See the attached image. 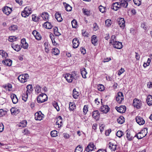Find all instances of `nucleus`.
<instances>
[{
    "mask_svg": "<svg viewBox=\"0 0 152 152\" xmlns=\"http://www.w3.org/2000/svg\"><path fill=\"white\" fill-rule=\"evenodd\" d=\"M97 88L100 91H103L104 89V86L102 84H99L98 85Z\"/></svg>",
    "mask_w": 152,
    "mask_h": 152,
    "instance_id": "c03bdc74",
    "label": "nucleus"
},
{
    "mask_svg": "<svg viewBox=\"0 0 152 152\" xmlns=\"http://www.w3.org/2000/svg\"><path fill=\"white\" fill-rule=\"evenodd\" d=\"M10 111L11 114L13 115H16L20 112L19 110L15 107H12L10 109Z\"/></svg>",
    "mask_w": 152,
    "mask_h": 152,
    "instance_id": "6ab92c4d",
    "label": "nucleus"
},
{
    "mask_svg": "<svg viewBox=\"0 0 152 152\" xmlns=\"http://www.w3.org/2000/svg\"><path fill=\"white\" fill-rule=\"evenodd\" d=\"M148 129L145 128L141 130L140 132L136 134L135 135L134 137H137L138 139H140L146 136L147 134Z\"/></svg>",
    "mask_w": 152,
    "mask_h": 152,
    "instance_id": "f257e3e1",
    "label": "nucleus"
},
{
    "mask_svg": "<svg viewBox=\"0 0 152 152\" xmlns=\"http://www.w3.org/2000/svg\"><path fill=\"white\" fill-rule=\"evenodd\" d=\"M32 12L31 9L29 7H26L21 12V15L23 17L26 18Z\"/></svg>",
    "mask_w": 152,
    "mask_h": 152,
    "instance_id": "f03ea898",
    "label": "nucleus"
},
{
    "mask_svg": "<svg viewBox=\"0 0 152 152\" xmlns=\"http://www.w3.org/2000/svg\"><path fill=\"white\" fill-rule=\"evenodd\" d=\"M64 77L69 83L72 82L73 79V77Z\"/></svg>",
    "mask_w": 152,
    "mask_h": 152,
    "instance_id": "49530a36",
    "label": "nucleus"
},
{
    "mask_svg": "<svg viewBox=\"0 0 152 152\" xmlns=\"http://www.w3.org/2000/svg\"><path fill=\"white\" fill-rule=\"evenodd\" d=\"M12 47L15 51H20L21 49L20 46L18 44L14 45L13 44L11 45Z\"/></svg>",
    "mask_w": 152,
    "mask_h": 152,
    "instance_id": "c85d7f7f",
    "label": "nucleus"
},
{
    "mask_svg": "<svg viewBox=\"0 0 152 152\" xmlns=\"http://www.w3.org/2000/svg\"><path fill=\"white\" fill-rule=\"evenodd\" d=\"M0 55L3 58H6L8 56V54L3 50H0Z\"/></svg>",
    "mask_w": 152,
    "mask_h": 152,
    "instance_id": "4c0bfd02",
    "label": "nucleus"
},
{
    "mask_svg": "<svg viewBox=\"0 0 152 152\" xmlns=\"http://www.w3.org/2000/svg\"><path fill=\"white\" fill-rule=\"evenodd\" d=\"M133 105L135 107H136L137 109H140L142 106V102L140 100L135 98L133 100Z\"/></svg>",
    "mask_w": 152,
    "mask_h": 152,
    "instance_id": "20e7f679",
    "label": "nucleus"
},
{
    "mask_svg": "<svg viewBox=\"0 0 152 152\" xmlns=\"http://www.w3.org/2000/svg\"><path fill=\"white\" fill-rule=\"evenodd\" d=\"M16 37L14 36H10L9 37L8 40L10 42L16 41Z\"/></svg>",
    "mask_w": 152,
    "mask_h": 152,
    "instance_id": "603ef678",
    "label": "nucleus"
},
{
    "mask_svg": "<svg viewBox=\"0 0 152 152\" xmlns=\"http://www.w3.org/2000/svg\"><path fill=\"white\" fill-rule=\"evenodd\" d=\"M110 108L107 105L102 104V106L100 107L99 110L101 112L104 113H106L110 110Z\"/></svg>",
    "mask_w": 152,
    "mask_h": 152,
    "instance_id": "39448f33",
    "label": "nucleus"
},
{
    "mask_svg": "<svg viewBox=\"0 0 152 152\" xmlns=\"http://www.w3.org/2000/svg\"><path fill=\"white\" fill-rule=\"evenodd\" d=\"M136 120L139 125H141L144 124L145 123V121L144 119L140 116H137L136 118Z\"/></svg>",
    "mask_w": 152,
    "mask_h": 152,
    "instance_id": "ddd939ff",
    "label": "nucleus"
},
{
    "mask_svg": "<svg viewBox=\"0 0 152 152\" xmlns=\"http://www.w3.org/2000/svg\"><path fill=\"white\" fill-rule=\"evenodd\" d=\"M69 109L70 111H73L76 108V105L73 102H70L69 103Z\"/></svg>",
    "mask_w": 152,
    "mask_h": 152,
    "instance_id": "cd10ccee",
    "label": "nucleus"
},
{
    "mask_svg": "<svg viewBox=\"0 0 152 152\" xmlns=\"http://www.w3.org/2000/svg\"><path fill=\"white\" fill-rule=\"evenodd\" d=\"M126 137L129 140H131L132 139V137L131 136L130 134L128 132H127L126 133Z\"/></svg>",
    "mask_w": 152,
    "mask_h": 152,
    "instance_id": "338daca9",
    "label": "nucleus"
},
{
    "mask_svg": "<svg viewBox=\"0 0 152 152\" xmlns=\"http://www.w3.org/2000/svg\"><path fill=\"white\" fill-rule=\"evenodd\" d=\"M27 89V91L26 92L29 94L32 93L33 91V87L32 85H28L26 87Z\"/></svg>",
    "mask_w": 152,
    "mask_h": 152,
    "instance_id": "5701e85b",
    "label": "nucleus"
},
{
    "mask_svg": "<svg viewBox=\"0 0 152 152\" xmlns=\"http://www.w3.org/2000/svg\"><path fill=\"white\" fill-rule=\"evenodd\" d=\"M83 148L82 146L79 145L75 148L74 152H82Z\"/></svg>",
    "mask_w": 152,
    "mask_h": 152,
    "instance_id": "c9c22d12",
    "label": "nucleus"
},
{
    "mask_svg": "<svg viewBox=\"0 0 152 152\" xmlns=\"http://www.w3.org/2000/svg\"><path fill=\"white\" fill-rule=\"evenodd\" d=\"M71 23L72 27L76 28L77 26V22L76 20H73Z\"/></svg>",
    "mask_w": 152,
    "mask_h": 152,
    "instance_id": "8fccbe9b",
    "label": "nucleus"
},
{
    "mask_svg": "<svg viewBox=\"0 0 152 152\" xmlns=\"http://www.w3.org/2000/svg\"><path fill=\"white\" fill-rule=\"evenodd\" d=\"M9 30L12 31H14L18 29V26L17 25H12L9 27Z\"/></svg>",
    "mask_w": 152,
    "mask_h": 152,
    "instance_id": "e433bc0d",
    "label": "nucleus"
},
{
    "mask_svg": "<svg viewBox=\"0 0 152 152\" xmlns=\"http://www.w3.org/2000/svg\"><path fill=\"white\" fill-rule=\"evenodd\" d=\"M93 28L95 31H96L98 29V26L96 23H94L93 25Z\"/></svg>",
    "mask_w": 152,
    "mask_h": 152,
    "instance_id": "69168bd1",
    "label": "nucleus"
},
{
    "mask_svg": "<svg viewBox=\"0 0 152 152\" xmlns=\"http://www.w3.org/2000/svg\"><path fill=\"white\" fill-rule=\"evenodd\" d=\"M54 34L56 36H59L61 35V34L58 31V29L57 27L53 28Z\"/></svg>",
    "mask_w": 152,
    "mask_h": 152,
    "instance_id": "2f4dec72",
    "label": "nucleus"
},
{
    "mask_svg": "<svg viewBox=\"0 0 152 152\" xmlns=\"http://www.w3.org/2000/svg\"><path fill=\"white\" fill-rule=\"evenodd\" d=\"M134 4L138 6H139L141 4V0H133Z\"/></svg>",
    "mask_w": 152,
    "mask_h": 152,
    "instance_id": "4d7b16f0",
    "label": "nucleus"
},
{
    "mask_svg": "<svg viewBox=\"0 0 152 152\" xmlns=\"http://www.w3.org/2000/svg\"><path fill=\"white\" fill-rule=\"evenodd\" d=\"M27 77H18V79L20 82L24 83L27 81Z\"/></svg>",
    "mask_w": 152,
    "mask_h": 152,
    "instance_id": "c756f323",
    "label": "nucleus"
},
{
    "mask_svg": "<svg viewBox=\"0 0 152 152\" xmlns=\"http://www.w3.org/2000/svg\"><path fill=\"white\" fill-rule=\"evenodd\" d=\"M48 99V96L45 94H39L37 98V102L39 103H43Z\"/></svg>",
    "mask_w": 152,
    "mask_h": 152,
    "instance_id": "7ed1b4c3",
    "label": "nucleus"
},
{
    "mask_svg": "<svg viewBox=\"0 0 152 152\" xmlns=\"http://www.w3.org/2000/svg\"><path fill=\"white\" fill-rule=\"evenodd\" d=\"M98 39L97 37L95 35H93L91 37V42L92 43L96 46L97 45Z\"/></svg>",
    "mask_w": 152,
    "mask_h": 152,
    "instance_id": "a211bd4d",
    "label": "nucleus"
},
{
    "mask_svg": "<svg viewBox=\"0 0 152 152\" xmlns=\"http://www.w3.org/2000/svg\"><path fill=\"white\" fill-rule=\"evenodd\" d=\"M53 105L54 107L56 109L57 111H58L59 110V107L57 102H54L53 103Z\"/></svg>",
    "mask_w": 152,
    "mask_h": 152,
    "instance_id": "864d4df0",
    "label": "nucleus"
},
{
    "mask_svg": "<svg viewBox=\"0 0 152 152\" xmlns=\"http://www.w3.org/2000/svg\"><path fill=\"white\" fill-rule=\"evenodd\" d=\"M117 121L118 123L120 124H122L124 121V118L122 116H120L117 119Z\"/></svg>",
    "mask_w": 152,
    "mask_h": 152,
    "instance_id": "ea45409f",
    "label": "nucleus"
},
{
    "mask_svg": "<svg viewBox=\"0 0 152 152\" xmlns=\"http://www.w3.org/2000/svg\"><path fill=\"white\" fill-rule=\"evenodd\" d=\"M115 109L117 111L121 113H124L126 111V107L125 106H121L119 107H116Z\"/></svg>",
    "mask_w": 152,
    "mask_h": 152,
    "instance_id": "9d476101",
    "label": "nucleus"
},
{
    "mask_svg": "<svg viewBox=\"0 0 152 152\" xmlns=\"http://www.w3.org/2000/svg\"><path fill=\"white\" fill-rule=\"evenodd\" d=\"M26 125L27 121L26 120H23L18 124V125L19 127H24L26 126Z\"/></svg>",
    "mask_w": 152,
    "mask_h": 152,
    "instance_id": "7c9ffc66",
    "label": "nucleus"
},
{
    "mask_svg": "<svg viewBox=\"0 0 152 152\" xmlns=\"http://www.w3.org/2000/svg\"><path fill=\"white\" fill-rule=\"evenodd\" d=\"M83 12L85 15L87 16L90 15V11L87 9H83Z\"/></svg>",
    "mask_w": 152,
    "mask_h": 152,
    "instance_id": "5fc2aeb1",
    "label": "nucleus"
},
{
    "mask_svg": "<svg viewBox=\"0 0 152 152\" xmlns=\"http://www.w3.org/2000/svg\"><path fill=\"white\" fill-rule=\"evenodd\" d=\"M43 27L46 28L50 29L52 28L53 26L50 23L47 21L43 24Z\"/></svg>",
    "mask_w": 152,
    "mask_h": 152,
    "instance_id": "393cba45",
    "label": "nucleus"
},
{
    "mask_svg": "<svg viewBox=\"0 0 152 152\" xmlns=\"http://www.w3.org/2000/svg\"><path fill=\"white\" fill-rule=\"evenodd\" d=\"M79 96V93L76 91V89L74 88L73 91V96L74 99H77Z\"/></svg>",
    "mask_w": 152,
    "mask_h": 152,
    "instance_id": "f704fd0d",
    "label": "nucleus"
},
{
    "mask_svg": "<svg viewBox=\"0 0 152 152\" xmlns=\"http://www.w3.org/2000/svg\"><path fill=\"white\" fill-rule=\"evenodd\" d=\"M95 146L93 143H89L87 147L85 148V152H89L93 151L94 149Z\"/></svg>",
    "mask_w": 152,
    "mask_h": 152,
    "instance_id": "6e6552de",
    "label": "nucleus"
},
{
    "mask_svg": "<svg viewBox=\"0 0 152 152\" xmlns=\"http://www.w3.org/2000/svg\"><path fill=\"white\" fill-rule=\"evenodd\" d=\"M146 102L149 106L152 105V96L148 95L147 98Z\"/></svg>",
    "mask_w": 152,
    "mask_h": 152,
    "instance_id": "b1692460",
    "label": "nucleus"
},
{
    "mask_svg": "<svg viewBox=\"0 0 152 152\" xmlns=\"http://www.w3.org/2000/svg\"><path fill=\"white\" fill-rule=\"evenodd\" d=\"M124 134L123 132L121 131H118L116 134V135L119 137H121Z\"/></svg>",
    "mask_w": 152,
    "mask_h": 152,
    "instance_id": "3c124183",
    "label": "nucleus"
},
{
    "mask_svg": "<svg viewBox=\"0 0 152 152\" xmlns=\"http://www.w3.org/2000/svg\"><path fill=\"white\" fill-rule=\"evenodd\" d=\"M10 97L13 104H15L18 102V100L15 94H11Z\"/></svg>",
    "mask_w": 152,
    "mask_h": 152,
    "instance_id": "412c9836",
    "label": "nucleus"
},
{
    "mask_svg": "<svg viewBox=\"0 0 152 152\" xmlns=\"http://www.w3.org/2000/svg\"><path fill=\"white\" fill-rule=\"evenodd\" d=\"M116 41V39H115V35H112L111 37L110 43H111L112 42H114Z\"/></svg>",
    "mask_w": 152,
    "mask_h": 152,
    "instance_id": "13d9d810",
    "label": "nucleus"
},
{
    "mask_svg": "<svg viewBox=\"0 0 152 152\" xmlns=\"http://www.w3.org/2000/svg\"><path fill=\"white\" fill-rule=\"evenodd\" d=\"M44 115L40 111H39L36 113L34 115L35 119L36 120L40 121L43 118Z\"/></svg>",
    "mask_w": 152,
    "mask_h": 152,
    "instance_id": "423d86ee",
    "label": "nucleus"
},
{
    "mask_svg": "<svg viewBox=\"0 0 152 152\" xmlns=\"http://www.w3.org/2000/svg\"><path fill=\"white\" fill-rule=\"evenodd\" d=\"M80 73L82 76H86L87 72L84 68H83L80 70Z\"/></svg>",
    "mask_w": 152,
    "mask_h": 152,
    "instance_id": "79ce46f5",
    "label": "nucleus"
},
{
    "mask_svg": "<svg viewBox=\"0 0 152 152\" xmlns=\"http://www.w3.org/2000/svg\"><path fill=\"white\" fill-rule=\"evenodd\" d=\"M41 17L44 20H47L48 19L49 15L46 12H43L41 15Z\"/></svg>",
    "mask_w": 152,
    "mask_h": 152,
    "instance_id": "bb28decb",
    "label": "nucleus"
},
{
    "mask_svg": "<svg viewBox=\"0 0 152 152\" xmlns=\"http://www.w3.org/2000/svg\"><path fill=\"white\" fill-rule=\"evenodd\" d=\"M107 146L111 151H114L116 150L118 146L117 145H115L111 142H109L108 144L107 145Z\"/></svg>",
    "mask_w": 152,
    "mask_h": 152,
    "instance_id": "f8f14e48",
    "label": "nucleus"
},
{
    "mask_svg": "<svg viewBox=\"0 0 152 152\" xmlns=\"http://www.w3.org/2000/svg\"><path fill=\"white\" fill-rule=\"evenodd\" d=\"M55 16V18L58 21L61 22L62 20L63 19L61 17V15L59 13H56Z\"/></svg>",
    "mask_w": 152,
    "mask_h": 152,
    "instance_id": "a878e982",
    "label": "nucleus"
},
{
    "mask_svg": "<svg viewBox=\"0 0 152 152\" xmlns=\"http://www.w3.org/2000/svg\"><path fill=\"white\" fill-rule=\"evenodd\" d=\"M63 136L66 139H68L70 137V135L67 133L63 134Z\"/></svg>",
    "mask_w": 152,
    "mask_h": 152,
    "instance_id": "0e129e2a",
    "label": "nucleus"
},
{
    "mask_svg": "<svg viewBox=\"0 0 152 152\" xmlns=\"http://www.w3.org/2000/svg\"><path fill=\"white\" fill-rule=\"evenodd\" d=\"M35 38L38 40H40L41 39V36L39 33H38V34H37V35L35 36Z\"/></svg>",
    "mask_w": 152,
    "mask_h": 152,
    "instance_id": "774afa93",
    "label": "nucleus"
},
{
    "mask_svg": "<svg viewBox=\"0 0 152 152\" xmlns=\"http://www.w3.org/2000/svg\"><path fill=\"white\" fill-rule=\"evenodd\" d=\"M3 87L6 90H8V91H9L11 90V89L12 88V86L10 84L8 83L3 86Z\"/></svg>",
    "mask_w": 152,
    "mask_h": 152,
    "instance_id": "473e14b6",
    "label": "nucleus"
},
{
    "mask_svg": "<svg viewBox=\"0 0 152 152\" xmlns=\"http://www.w3.org/2000/svg\"><path fill=\"white\" fill-rule=\"evenodd\" d=\"M99 8L100 12L102 13H104L105 12V8L101 5L99 6Z\"/></svg>",
    "mask_w": 152,
    "mask_h": 152,
    "instance_id": "052dcab7",
    "label": "nucleus"
},
{
    "mask_svg": "<svg viewBox=\"0 0 152 152\" xmlns=\"http://www.w3.org/2000/svg\"><path fill=\"white\" fill-rule=\"evenodd\" d=\"M28 94L27 93L25 92L22 96V99L25 102H26L27 99L28 97Z\"/></svg>",
    "mask_w": 152,
    "mask_h": 152,
    "instance_id": "58836bf2",
    "label": "nucleus"
},
{
    "mask_svg": "<svg viewBox=\"0 0 152 152\" xmlns=\"http://www.w3.org/2000/svg\"><path fill=\"white\" fill-rule=\"evenodd\" d=\"M105 24L106 26H109L112 24V22L110 19H108L105 21Z\"/></svg>",
    "mask_w": 152,
    "mask_h": 152,
    "instance_id": "09e8293b",
    "label": "nucleus"
},
{
    "mask_svg": "<svg viewBox=\"0 0 152 152\" xmlns=\"http://www.w3.org/2000/svg\"><path fill=\"white\" fill-rule=\"evenodd\" d=\"M63 4L65 6L66 10L67 11H70L72 10V7L69 4H66V3H64Z\"/></svg>",
    "mask_w": 152,
    "mask_h": 152,
    "instance_id": "72a5a7b5",
    "label": "nucleus"
},
{
    "mask_svg": "<svg viewBox=\"0 0 152 152\" xmlns=\"http://www.w3.org/2000/svg\"><path fill=\"white\" fill-rule=\"evenodd\" d=\"M117 21L120 26L122 28H124L125 26V22L124 19L122 18H118Z\"/></svg>",
    "mask_w": 152,
    "mask_h": 152,
    "instance_id": "1a4fd4ad",
    "label": "nucleus"
},
{
    "mask_svg": "<svg viewBox=\"0 0 152 152\" xmlns=\"http://www.w3.org/2000/svg\"><path fill=\"white\" fill-rule=\"evenodd\" d=\"M127 1L125 0H121L120 4V7H123L125 8L127 7L128 5V3Z\"/></svg>",
    "mask_w": 152,
    "mask_h": 152,
    "instance_id": "4be33fe9",
    "label": "nucleus"
},
{
    "mask_svg": "<svg viewBox=\"0 0 152 152\" xmlns=\"http://www.w3.org/2000/svg\"><path fill=\"white\" fill-rule=\"evenodd\" d=\"M52 54L55 55H58L59 53V51L57 48H55L53 50Z\"/></svg>",
    "mask_w": 152,
    "mask_h": 152,
    "instance_id": "37998d69",
    "label": "nucleus"
},
{
    "mask_svg": "<svg viewBox=\"0 0 152 152\" xmlns=\"http://www.w3.org/2000/svg\"><path fill=\"white\" fill-rule=\"evenodd\" d=\"M23 133H24V134L28 135L30 134L29 131L26 129H25L23 131Z\"/></svg>",
    "mask_w": 152,
    "mask_h": 152,
    "instance_id": "e2e57ef3",
    "label": "nucleus"
},
{
    "mask_svg": "<svg viewBox=\"0 0 152 152\" xmlns=\"http://www.w3.org/2000/svg\"><path fill=\"white\" fill-rule=\"evenodd\" d=\"M120 7V3L117 2L113 4L111 7V8L112 9L116 11Z\"/></svg>",
    "mask_w": 152,
    "mask_h": 152,
    "instance_id": "dca6fc26",
    "label": "nucleus"
},
{
    "mask_svg": "<svg viewBox=\"0 0 152 152\" xmlns=\"http://www.w3.org/2000/svg\"><path fill=\"white\" fill-rule=\"evenodd\" d=\"M124 96L123 93L119 92L118 93V96L116 97V100L118 103H120L124 100Z\"/></svg>",
    "mask_w": 152,
    "mask_h": 152,
    "instance_id": "0eeeda50",
    "label": "nucleus"
},
{
    "mask_svg": "<svg viewBox=\"0 0 152 152\" xmlns=\"http://www.w3.org/2000/svg\"><path fill=\"white\" fill-rule=\"evenodd\" d=\"M57 132L56 130L52 131L50 132L51 136L53 137H55L57 136Z\"/></svg>",
    "mask_w": 152,
    "mask_h": 152,
    "instance_id": "de8ad7c7",
    "label": "nucleus"
},
{
    "mask_svg": "<svg viewBox=\"0 0 152 152\" xmlns=\"http://www.w3.org/2000/svg\"><path fill=\"white\" fill-rule=\"evenodd\" d=\"M72 43L73 45V48H77L79 44L78 40L77 38H74L72 40Z\"/></svg>",
    "mask_w": 152,
    "mask_h": 152,
    "instance_id": "f3484780",
    "label": "nucleus"
},
{
    "mask_svg": "<svg viewBox=\"0 0 152 152\" xmlns=\"http://www.w3.org/2000/svg\"><path fill=\"white\" fill-rule=\"evenodd\" d=\"M113 44L114 48L120 49L122 48V44L121 42L115 41Z\"/></svg>",
    "mask_w": 152,
    "mask_h": 152,
    "instance_id": "9b49d317",
    "label": "nucleus"
},
{
    "mask_svg": "<svg viewBox=\"0 0 152 152\" xmlns=\"http://www.w3.org/2000/svg\"><path fill=\"white\" fill-rule=\"evenodd\" d=\"M2 62L4 65L8 66H11L12 64V61L10 59H6L5 60L3 61Z\"/></svg>",
    "mask_w": 152,
    "mask_h": 152,
    "instance_id": "aec40b11",
    "label": "nucleus"
},
{
    "mask_svg": "<svg viewBox=\"0 0 152 152\" xmlns=\"http://www.w3.org/2000/svg\"><path fill=\"white\" fill-rule=\"evenodd\" d=\"M76 73L77 72L75 71H73L72 72L71 74L69 73H66L65 76H66V75L67 76H69V75H70V76H76L77 75Z\"/></svg>",
    "mask_w": 152,
    "mask_h": 152,
    "instance_id": "bf43d9fd",
    "label": "nucleus"
},
{
    "mask_svg": "<svg viewBox=\"0 0 152 152\" xmlns=\"http://www.w3.org/2000/svg\"><path fill=\"white\" fill-rule=\"evenodd\" d=\"M62 123V118L61 116H59L57 118L56 124L59 125Z\"/></svg>",
    "mask_w": 152,
    "mask_h": 152,
    "instance_id": "a19ab883",
    "label": "nucleus"
},
{
    "mask_svg": "<svg viewBox=\"0 0 152 152\" xmlns=\"http://www.w3.org/2000/svg\"><path fill=\"white\" fill-rule=\"evenodd\" d=\"M41 87L40 86L38 85H37L35 88L36 93H37L38 94L41 91Z\"/></svg>",
    "mask_w": 152,
    "mask_h": 152,
    "instance_id": "a18cd8bd",
    "label": "nucleus"
},
{
    "mask_svg": "<svg viewBox=\"0 0 152 152\" xmlns=\"http://www.w3.org/2000/svg\"><path fill=\"white\" fill-rule=\"evenodd\" d=\"M3 11L4 13L7 15H8L11 12L12 9L8 7L5 6L4 7V8L3 9Z\"/></svg>",
    "mask_w": 152,
    "mask_h": 152,
    "instance_id": "4468645a",
    "label": "nucleus"
},
{
    "mask_svg": "<svg viewBox=\"0 0 152 152\" xmlns=\"http://www.w3.org/2000/svg\"><path fill=\"white\" fill-rule=\"evenodd\" d=\"M22 47L24 49H27L28 47V44L26 42L22 45Z\"/></svg>",
    "mask_w": 152,
    "mask_h": 152,
    "instance_id": "680f3d73",
    "label": "nucleus"
},
{
    "mask_svg": "<svg viewBox=\"0 0 152 152\" xmlns=\"http://www.w3.org/2000/svg\"><path fill=\"white\" fill-rule=\"evenodd\" d=\"M92 116L93 118L96 120H98L100 117V114L99 111L98 110L94 111L92 113Z\"/></svg>",
    "mask_w": 152,
    "mask_h": 152,
    "instance_id": "2eb2a0df",
    "label": "nucleus"
},
{
    "mask_svg": "<svg viewBox=\"0 0 152 152\" xmlns=\"http://www.w3.org/2000/svg\"><path fill=\"white\" fill-rule=\"evenodd\" d=\"M83 113L84 114H86L88 111V107L87 105H85L83 108Z\"/></svg>",
    "mask_w": 152,
    "mask_h": 152,
    "instance_id": "6e6d98bb",
    "label": "nucleus"
}]
</instances>
